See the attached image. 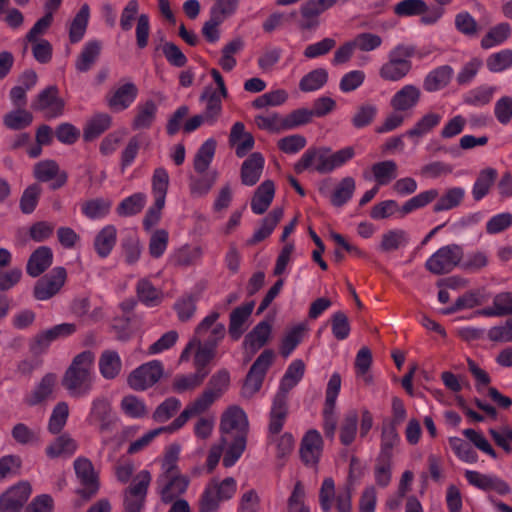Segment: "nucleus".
<instances>
[{"label": "nucleus", "instance_id": "nucleus-1", "mask_svg": "<svg viewBox=\"0 0 512 512\" xmlns=\"http://www.w3.org/2000/svg\"><path fill=\"white\" fill-rule=\"evenodd\" d=\"M352 458L350 471L345 484L336 488L333 478L327 477L323 480L319 491V505L323 512H330L335 508L337 512H352V495L355 486Z\"/></svg>", "mask_w": 512, "mask_h": 512}, {"label": "nucleus", "instance_id": "nucleus-2", "mask_svg": "<svg viewBox=\"0 0 512 512\" xmlns=\"http://www.w3.org/2000/svg\"><path fill=\"white\" fill-rule=\"evenodd\" d=\"M93 362L94 354L89 350L81 352L73 359L63 378V386L71 396H87L92 390Z\"/></svg>", "mask_w": 512, "mask_h": 512}, {"label": "nucleus", "instance_id": "nucleus-3", "mask_svg": "<svg viewBox=\"0 0 512 512\" xmlns=\"http://www.w3.org/2000/svg\"><path fill=\"white\" fill-rule=\"evenodd\" d=\"M416 47L412 44L399 43L387 55V61L379 68V77L384 81L398 82L412 70V58Z\"/></svg>", "mask_w": 512, "mask_h": 512}, {"label": "nucleus", "instance_id": "nucleus-4", "mask_svg": "<svg viewBox=\"0 0 512 512\" xmlns=\"http://www.w3.org/2000/svg\"><path fill=\"white\" fill-rule=\"evenodd\" d=\"M393 12L398 17L420 16V24L431 26L436 24L444 15V9L429 6L425 0H402L394 5Z\"/></svg>", "mask_w": 512, "mask_h": 512}, {"label": "nucleus", "instance_id": "nucleus-5", "mask_svg": "<svg viewBox=\"0 0 512 512\" xmlns=\"http://www.w3.org/2000/svg\"><path fill=\"white\" fill-rule=\"evenodd\" d=\"M463 258V249L458 244L440 247L425 262V268L434 275H444L459 266Z\"/></svg>", "mask_w": 512, "mask_h": 512}, {"label": "nucleus", "instance_id": "nucleus-6", "mask_svg": "<svg viewBox=\"0 0 512 512\" xmlns=\"http://www.w3.org/2000/svg\"><path fill=\"white\" fill-rule=\"evenodd\" d=\"M275 354L271 349H265L251 365L243 386L241 388V395L244 398H251L260 391L267 371L273 363Z\"/></svg>", "mask_w": 512, "mask_h": 512}, {"label": "nucleus", "instance_id": "nucleus-7", "mask_svg": "<svg viewBox=\"0 0 512 512\" xmlns=\"http://www.w3.org/2000/svg\"><path fill=\"white\" fill-rule=\"evenodd\" d=\"M330 152L331 148L325 146L309 147L294 164L295 173L301 174L309 169H313L319 174L331 173Z\"/></svg>", "mask_w": 512, "mask_h": 512}, {"label": "nucleus", "instance_id": "nucleus-8", "mask_svg": "<svg viewBox=\"0 0 512 512\" xmlns=\"http://www.w3.org/2000/svg\"><path fill=\"white\" fill-rule=\"evenodd\" d=\"M164 366L159 360H151L134 369L127 378L129 387L145 391L155 385L163 376Z\"/></svg>", "mask_w": 512, "mask_h": 512}, {"label": "nucleus", "instance_id": "nucleus-9", "mask_svg": "<svg viewBox=\"0 0 512 512\" xmlns=\"http://www.w3.org/2000/svg\"><path fill=\"white\" fill-rule=\"evenodd\" d=\"M190 479L180 472L160 473L156 480L157 492L162 502L168 504L186 492Z\"/></svg>", "mask_w": 512, "mask_h": 512}, {"label": "nucleus", "instance_id": "nucleus-10", "mask_svg": "<svg viewBox=\"0 0 512 512\" xmlns=\"http://www.w3.org/2000/svg\"><path fill=\"white\" fill-rule=\"evenodd\" d=\"M65 102L59 96V89L55 85H50L39 92L31 102V108L34 111L43 112L46 118L60 117L64 112Z\"/></svg>", "mask_w": 512, "mask_h": 512}, {"label": "nucleus", "instance_id": "nucleus-11", "mask_svg": "<svg viewBox=\"0 0 512 512\" xmlns=\"http://www.w3.org/2000/svg\"><path fill=\"white\" fill-rule=\"evenodd\" d=\"M86 422L90 426H95L101 433L111 432L113 430L116 417L112 413L107 398L100 396L93 399L90 411L86 417Z\"/></svg>", "mask_w": 512, "mask_h": 512}, {"label": "nucleus", "instance_id": "nucleus-12", "mask_svg": "<svg viewBox=\"0 0 512 512\" xmlns=\"http://www.w3.org/2000/svg\"><path fill=\"white\" fill-rule=\"evenodd\" d=\"M66 278L67 272L65 268H53L36 282L33 290L35 299L46 301L55 296L64 286Z\"/></svg>", "mask_w": 512, "mask_h": 512}, {"label": "nucleus", "instance_id": "nucleus-13", "mask_svg": "<svg viewBox=\"0 0 512 512\" xmlns=\"http://www.w3.org/2000/svg\"><path fill=\"white\" fill-rule=\"evenodd\" d=\"M74 470L83 486L78 490V494L85 499H90L99 489L98 476L92 462L88 458L78 457L74 461Z\"/></svg>", "mask_w": 512, "mask_h": 512}, {"label": "nucleus", "instance_id": "nucleus-14", "mask_svg": "<svg viewBox=\"0 0 512 512\" xmlns=\"http://www.w3.org/2000/svg\"><path fill=\"white\" fill-rule=\"evenodd\" d=\"M323 438L316 429L308 430L300 444V458L308 467H316L323 452Z\"/></svg>", "mask_w": 512, "mask_h": 512}, {"label": "nucleus", "instance_id": "nucleus-15", "mask_svg": "<svg viewBox=\"0 0 512 512\" xmlns=\"http://www.w3.org/2000/svg\"><path fill=\"white\" fill-rule=\"evenodd\" d=\"M220 430L223 435L234 432V436L247 438L248 419L244 410L238 406L229 407L221 417Z\"/></svg>", "mask_w": 512, "mask_h": 512}, {"label": "nucleus", "instance_id": "nucleus-16", "mask_svg": "<svg viewBox=\"0 0 512 512\" xmlns=\"http://www.w3.org/2000/svg\"><path fill=\"white\" fill-rule=\"evenodd\" d=\"M31 494V486L27 482L8 489L0 496V512H20Z\"/></svg>", "mask_w": 512, "mask_h": 512}, {"label": "nucleus", "instance_id": "nucleus-17", "mask_svg": "<svg viewBox=\"0 0 512 512\" xmlns=\"http://www.w3.org/2000/svg\"><path fill=\"white\" fill-rule=\"evenodd\" d=\"M420 99V88L413 84H406L391 97L390 106L395 112H406L415 108Z\"/></svg>", "mask_w": 512, "mask_h": 512}, {"label": "nucleus", "instance_id": "nucleus-18", "mask_svg": "<svg viewBox=\"0 0 512 512\" xmlns=\"http://www.w3.org/2000/svg\"><path fill=\"white\" fill-rule=\"evenodd\" d=\"M271 334V324L266 320L260 321L249 333L246 334L243 341L244 349L251 354L257 353L268 343L271 338Z\"/></svg>", "mask_w": 512, "mask_h": 512}, {"label": "nucleus", "instance_id": "nucleus-19", "mask_svg": "<svg viewBox=\"0 0 512 512\" xmlns=\"http://www.w3.org/2000/svg\"><path fill=\"white\" fill-rule=\"evenodd\" d=\"M444 112L430 110L423 114L415 124L405 132L409 139L422 138L432 132L442 122Z\"/></svg>", "mask_w": 512, "mask_h": 512}, {"label": "nucleus", "instance_id": "nucleus-20", "mask_svg": "<svg viewBox=\"0 0 512 512\" xmlns=\"http://www.w3.org/2000/svg\"><path fill=\"white\" fill-rule=\"evenodd\" d=\"M454 76L450 65H441L429 71L423 80V89L428 93L438 92L449 85Z\"/></svg>", "mask_w": 512, "mask_h": 512}, {"label": "nucleus", "instance_id": "nucleus-21", "mask_svg": "<svg viewBox=\"0 0 512 512\" xmlns=\"http://www.w3.org/2000/svg\"><path fill=\"white\" fill-rule=\"evenodd\" d=\"M265 158L260 152H254L244 160L240 170L241 182L246 186L255 185L262 175Z\"/></svg>", "mask_w": 512, "mask_h": 512}, {"label": "nucleus", "instance_id": "nucleus-22", "mask_svg": "<svg viewBox=\"0 0 512 512\" xmlns=\"http://www.w3.org/2000/svg\"><path fill=\"white\" fill-rule=\"evenodd\" d=\"M254 309V301L247 302L232 310L230 313V321L228 332L232 340L237 341L246 331V322L251 316Z\"/></svg>", "mask_w": 512, "mask_h": 512}, {"label": "nucleus", "instance_id": "nucleus-23", "mask_svg": "<svg viewBox=\"0 0 512 512\" xmlns=\"http://www.w3.org/2000/svg\"><path fill=\"white\" fill-rule=\"evenodd\" d=\"M53 263V251L48 246H40L35 249L26 264V272L36 278L43 274Z\"/></svg>", "mask_w": 512, "mask_h": 512}, {"label": "nucleus", "instance_id": "nucleus-24", "mask_svg": "<svg viewBox=\"0 0 512 512\" xmlns=\"http://www.w3.org/2000/svg\"><path fill=\"white\" fill-rule=\"evenodd\" d=\"M102 51V42L99 40L87 41L80 54L75 60V69L80 73H86L94 66L100 57Z\"/></svg>", "mask_w": 512, "mask_h": 512}, {"label": "nucleus", "instance_id": "nucleus-25", "mask_svg": "<svg viewBox=\"0 0 512 512\" xmlns=\"http://www.w3.org/2000/svg\"><path fill=\"white\" fill-rule=\"evenodd\" d=\"M138 95V88L132 82L125 83L118 87L109 97L110 108L123 111L131 106Z\"/></svg>", "mask_w": 512, "mask_h": 512}, {"label": "nucleus", "instance_id": "nucleus-26", "mask_svg": "<svg viewBox=\"0 0 512 512\" xmlns=\"http://www.w3.org/2000/svg\"><path fill=\"white\" fill-rule=\"evenodd\" d=\"M200 101L205 103V109L201 115L206 119V124L209 126L215 125L223 109L217 91L211 87L206 88L200 96Z\"/></svg>", "mask_w": 512, "mask_h": 512}, {"label": "nucleus", "instance_id": "nucleus-27", "mask_svg": "<svg viewBox=\"0 0 512 512\" xmlns=\"http://www.w3.org/2000/svg\"><path fill=\"white\" fill-rule=\"evenodd\" d=\"M117 242V229L114 225H105L94 238V249L97 255L105 259L114 249Z\"/></svg>", "mask_w": 512, "mask_h": 512}, {"label": "nucleus", "instance_id": "nucleus-28", "mask_svg": "<svg viewBox=\"0 0 512 512\" xmlns=\"http://www.w3.org/2000/svg\"><path fill=\"white\" fill-rule=\"evenodd\" d=\"M157 112L158 106L151 99L146 100L144 103H138L135 108V116L132 121V129H149L156 119Z\"/></svg>", "mask_w": 512, "mask_h": 512}, {"label": "nucleus", "instance_id": "nucleus-29", "mask_svg": "<svg viewBox=\"0 0 512 512\" xmlns=\"http://www.w3.org/2000/svg\"><path fill=\"white\" fill-rule=\"evenodd\" d=\"M76 441L68 434H62L56 437L45 449V454L49 459L69 458L77 450Z\"/></svg>", "mask_w": 512, "mask_h": 512}, {"label": "nucleus", "instance_id": "nucleus-30", "mask_svg": "<svg viewBox=\"0 0 512 512\" xmlns=\"http://www.w3.org/2000/svg\"><path fill=\"white\" fill-rule=\"evenodd\" d=\"M283 217V209L282 208H274L268 215L262 220V223L258 229L255 230L254 234L250 239L247 240L246 244L248 246L256 245L257 243L268 238L275 227L279 223V221Z\"/></svg>", "mask_w": 512, "mask_h": 512}, {"label": "nucleus", "instance_id": "nucleus-31", "mask_svg": "<svg viewBox=\"0 0 512 512\" xmlns=\"http://www.w3.org/2000/svg\"><path fill=\"white\" fill-rule=\"evenodd\" d=\"M275 193L274 183L266 180L260 184L251 200V210L256 215L264 214L269 208Z\"/></svg>", "mask_w": 512, "mask_h": 512}, {"label": "nucleus", "instance_id": "nucleus-32", "mask_svg": "<svg viewBox=\"0 0 512 512\" xmlns=\"http://www.w3.org/2000/svg\"><path fill=\"white\" fill-rule=\"evenodd\" d=\"M112 204L109 198H92L83 202L81 213L90 220H102L110 214Z\"/></svg>", "mask_w": 512, "mask_h": 512}, {"label": "nucleus", "instance_id": "nucleus-33", "mask_svg": "<svg viewBox=\"0 0 512 512\" xmlns=\"http://www.w3.org/2000/svg\"><path fill=\"white\" fill-rule=\"evenodd\" d=\"M136 294L139 301L149 308L156 307L163 301L162 291L155 287L147 278L138 280L136 284Z\"/></svg>", "mask_w": 512, "mask_h": 512}, {"label": "nucleus", "instance_id": "nucleus-34", "mask_svg": "<svg viewBox=\"0 0 512 512\" xmlns=\"http://www.w3.org/2000/svg\"><path fill=\"white\" fill-rule=\"evenodd\" d=\"M497 178V170L491 167L482 169L473 186H472V197L476 202L481 201L483 198H485L493 184L495 183Z\"/></svg>", "mask_w": 512, "mask_h": 512}, {"label": "nucleus", "instance_id": "nucleus-35", "mask_svg": "<svg viewBox=\"0 0 512 512\" xmlns=\"http://www.w3.org/2000/svg\"><path fill=\"white\" fill-rule=\"evenodd\" d=\"M56 384V375L46 374L33 391L25 397V402L29 406H36L45 401L53 392Z\"/></svg>", "mask_w": 512, "mask_h": 512}, {"label": "nucleus", "instance_id": "nucleus-36", "mask_svg": "<svg viewBox=\"0 0 512 512\" xmlns=\"http://www.w3.org/2000/svg\"><path fill=\"white\" fill-rule=\"evenodd\" d=\"M497 90V86L488 84L480 85L465 93L463 96V102L466 105L483 107L492 101Z\"/></svg>", "mask_w": 512, "mask_h": 512}, {"label": "nucleus", "instance_id": "nucleus-37", "mask_svg": "<svg viewBox=\"0 0 512 512\" xmlns=\"http://www.w3.org/2000/svg\"><path fill=\"white\" fill-rule=\"evenodd\" d=\"M359 415L356 410L348 411L340 423L339 440L344 446H350L356 439Z\"/></svg>", "mask_w": 512, "mask_h": 512}, {"label": "nucleus", "instance_id": "nucleus-38", "mask_svg": "<svg viewBox=\"0 0 512 512\" xmlns=\"http://www.w3.org/2000/svg\"><path fill=\"white\" fill-rule=\"evenodd\" d=\"M379 114V107L372 102H364L360 104L353 116L351 117V124L355 129H363L370 126Z\"/></svg>", "mask_w": 512, "mask_h": 512}, {"label": "nucleus", "instance_id": "nucleus-39", "mask_svg": "<svg viewBox=\"0 0 512 512\" xmlns=\"http://www.w3.org/2000/svg\"><path fill=\"white\" fill-rule=\"evenodd\" d=\"M466 191L463 187H451L447 189L440 197L436 199L437 202L433 207L436 213L452 210L458 207L464 200Z\"/></svg>", "mask_w": 512, "mask_h": 512}, {"label": "nucleus", "instance_id": "nucleus-40", "mask_svg": "<svg viewBox=\"0 0 512 512\" xmlns=\"http://www.w3.org/2000/svg\"><path fill=\"white\" fill-rule=\"evenodd\" d=\"M112 118L107 113H97L86 123L83 138L90 142L98 138L111 126Z\"/></svg>", "mask_w": 512, "mask_h": 512}, {"label": "nucleus", "instance_id": "nucleus-41", "mask_svg": "<svg viewBox=\"0 0 512 512\" xmlns=\"http://www.w3.org/2000/svg\"><path fill=\"white\" fill-rule=\"evenodd\" d=\"M219 317V312L213 311L202 319V321L195 328L194 337L189 341L180 355L181 362L188 361L191 351L196 349L197 344H199V338H202V336L211 328V326L215 323L216 320L219 319Z\"/></svg>", "mask_w": 512, "mask_h": 512}, {"label": "nucleus", "instance_id": "nucleus-42", "mask_svg": "<svg viewBox=\"0 0 512 512\" xmlns=\"http://www.w3.org/2000/svg\"><path fill=\"white\" fill-rule=\"evenodd\" d=\"M122 368L119 354L113 350L104 351L99 358V370L101 375L108 380L116 378Z\"/></svg>", "mask_w": 512, "mask_h": 512}, {"label": "nucleus", "instance_id": "nucleus-43", "mask_svg": "<svg viewBox=\"0 0 512 512\" xmlns=\"http://www.w3.org/2000/svg\"><path fill=\"white\" fill-rule=\"evenodd\" d=\"M304 372V362L300 359L293 360L282 376L278 389L289 393L302 380Z\"/></svg>", "mask_w": 512, "mask_h": 512}, {"label": "nucleus", "instance_id": "nucleus-44", "mask_svg": "<svg viewBox=\"0 0 512 512\" xmlns=\"http://www.w3.org/2000/svg\"><path fill=\"white\" fill-rule=\"evenodd\" d=\"M147 197L142 192H136L125 197L117 206L116 213L120 217H132L139 214L145 207Z\"/></svg>", "mask_w": 512, "mask_h": 512}, {"label": "nucleus", "instance_id": "nucleus-45", "mask_svg": "<svg viewBox=\"0 0 512 512\" xmlns=\"http://www.w3.org/2000/svg\"><path fill=\"white\" fill-rule=\"evenodd\" d=\"M398 166L393 160H385L374 163L371 167L374 179L377 183L376 186L388 185L392 180L397 177Z\"/></svg>", "mask_w": 512, "mask_h": 512}, {"label": "nucleus", "instance_id": "nucleus-46", "mask_svg": "<svg viewBox=\"0 0 512 512\" xmlns=\"http://www.w3.org/2000/svg\"><path fill=\"white\" fill-rule=\"evenodd\" d=\"M409 243V236L402 229H391L382 235L379 249L382 252L389 253L405 247Z\"/></svg>", "mask_w": 512, "mask_h": 512}, {"label": "nucleus", "instance_id": "nucleus-47", "mask_svg": "<svg viewBox=\"0 0 512 512\" xmlns=\"http://www.w3.org/2000/svg\"><path fill=\"white\" fill-rule=\"evenodd\" d=\"M217 142L214 138L207 139L198 149L194 159V169L197 173H204L210 166Z\"/></svg>", "mask_w": 512, "mask_h": 512}, {"label": "nucleus", "instance_id": "nucleus-48", "mask_svg": "<svg viewBox=\"0 0 512 512\" xmlns=\"http://www.w3.org/2000/svg\"><path fill=\"white\" fill-rule=\"evenodd\" d=\"M89 16V6L87 4L82 5L70 25L69 39L71 43H78L84 37L89 21Z\"/></svg>", "mask_w": 512, "mask_h": 512}, {"label": "nucleus", "instance_id": "nucleus-49", "mask_svg": "<svg viewBox=\"0 0 512 512\" xmlns=\"http://www.w3.org/2000/svg\"><path fill=\"white\" fill-rule=\"evenodd\" d=\"M511 34L510 24L502 22L492 27L481 40L483 49H490L503 44Z\"/></svg>", "mask_w": 512, "mask_h": 512}, {"label": "nucleus", "instance_id": "nucleus-50", "mask_svg": "<svg viewBox=\"0 0 512 512\" xmlns=\"http://www.w3.org/2000/svg\"><path fill=\"white\" fill-rule=\"evenodd\" d=\"M328 71L325 68H317L304 75L299 82L302 92H314L320 90L328 81Z\"/></svg>", "mask_w": 512, "mask_h": 512}, {"label": "nucleus", "instance_id": "nucleus-51", "mask_svg": "<svg viewBox=\"0 0 512 512\" xmlns=\"http://www.w3.org/2000/svg\"><path fill=\"white\" fill-rule=\"evenodd\" d=\"M355 188L356 183L352 177L343 178L331 194L330 201L332 205L335 207L345 205L352 198Z\"/></svg>", "mask_w": 512, "mask_h": 512}, {"label": "nucleus", "instance_id": "nucleus-52", "mask_svg": "<svg viewBox=\"0 0 512 512\" xmlns=\"http://www.w3.org/2000/svg\"><path fill=\"white\" fill-rule=\"evenodd\" d=\"M11 436L13 440L22 446H35L40 442L38 430L30 428L25 423H17L12 427Z\"/></svg>", "mask_w": 512, "mask_h": 512}, {"label": "nucleus", "instance_id": "nucleus-53", "mask_svg": "<svg viewBox=\"0 0 512 512\" xmlns=\"http://www.w3.org/2000/svg\"><path fill=\"white\" fill-rule=\"evenodd\" d=\"M32 122V113L22 108L8 112L3 118L4 125L10 130H23L29 127Z\"/></svg>", "mask_w": 512, "mask_h": 512}, {"label": "nucleus", "instance_id": "nucleus-54", "mask_svg": "<svg viewBox=\"0 0 512 512\" xmlns=\"http://www.w3.org/2000/svg\"><path fill=\"white\" fill-rule=\"evenodd\" d=\"M392 459L390 456L378 455L374 466V478L376 484L381 487H387L392 479Z\"/></svg>", "mask_w": 512, "mask_h": 512}, {"label": "nucleus", "instance_id": "nucleus-55", "mask_svg": "<svg viewBox=\"0 0 512 512\" xmlns=\"http://www.w3.org/2000/svg\"><path fill=\"white\" fill-rule=\"evenodd\" d=\"M169 186V174L163 167L154 170L152 176V193L154 201L165 203Z\"/></svg>", "mask_w": 512, "mask_h": 512}, {"label": "nucleus", "instance_id": "nucleus-56", "mask_svg": "<svg viewBox=\"0 0 512 512\" xmlns=\"http://www.w3.org/2000/svg\"><path fill=\"white\" fill-rule=\"evenodd\" d=\"M438 195V190L434 188L423 191L407 200L400 208V211L403 215H407L417 209L425 207L426 205L434 201L438 197Z\"/></svg>", "mask_w": 512, "mask_h": 512}, {"label": "nucleus", "instance_id": "nucleus-57", "mask_svg": "<svg viewBox=\"0 0 512 512\" xmlns=\"http://www.w3.org/2000/svg\"><path fill=\"white\" fill-rule=\"evenodd\" d=\"M400 436L397 432V426L384 423L381 432V445L379 455L393 457V448L399 443Z\"/></svg>", "mask_w": 512, "mask_h": 512}, {"label": "nucleus", "instance_id": "nucleus-58", "mask_svg": "<svg viewBox=\"0 0 512 512\" xmlns=\"http://www.w3.org/2000/svg\"><path fill=\"white\" fill-rule=\"evenodd\" d=\"M42 193V189L38 184L29 185L20 197L19 207L23 214H32L38 203Z\"/></svg>", "mask_w": 512, "mask_h": 512}, {"label": "nucleus", "instance_id": "nucleus-59", "mask_svg": "<svg viewBox=\"0 0 512 512\" xmlns=\"http://www.w3.org/2000/svg\"><path fill=\"white\" fill-rule=\"evenodd\" d=\"M305 329L306 328L304 324H297L286 333L280 345V353L283 357L286 358L290 356L296 347L300 344Z\"/></svg>", "mask_w": 512, "mask_h": 512}, {"label": "nucleus", "instance_id": "nucleus-60", "mask_svg": "<svg viewBox=\"0 0 512 512\" xmlns=\"http://www.w3.org/2000/svg\"><path fill=\"white\" fill-rule=\"evenodd\" d=\"M69 416V407L66 402H59L52 410L48 422V431L51 434H59L66 425Z\"/></svg>", "mask_w": 512, "mask_h": 512}, {"label": "nucleus", "instance_id": "nucleus-61", "mask_svg": "<svg viewBox=\"0 0 512 512\" xmlns=\"http://www.w3.org/2000/svg\"><path fill=\"white\" fill-rule=\"evenodd\" d=\"M151 480L152 477L150 472L145 469L141 470L133 477L124 494L146 498Z\"/></svg>", "mask_w": 512, "mask_h": 512}, {"label": "nucleus", "instance_id": "nucleus-62", "mask_svg": "<svg viewBox=\"0 0 512 512\" xmlns=\"http://www.w3.org/2000/svg\"><path fill=\"white\" fill-rule=\"evenodd\" d=\"M352 40L356 50L364 53L379 49L383 43L382 37L372 32L358 33L352 38Z\"/></svg>", "mask_w": 512, "mask_h": 512}, {"label": "nucleus", "instance_id": "nucleus-63", "mask_svg": "<svg viewBox=\"0 0 512 512\" xmlns=\"http://www.w3.org/2000/svg\"><path fill=\"white\" fill-rule=\"evenodd\" d=\"M454 24L456 30L467 37H475L480 29L475 18L467 11L457 13Z\"/></svg>", "mask_w": 512, "mask_h": 512}, {"label": "nucleus", "instance_id": "nucleus-64", "mask_svg": "<svg viewBox=\"0 0 512 512\" xmlns=\"http://www.w3.org/2000/svg\"><path fill=\"white\" fill-rule=\"evenodd\" d=\"M489 71L493 73L503 72L512 67V50L503 49L491 54L486 61Z\"/></svg>", "mask_w": 512, "mask_h": 512}]
</instances>
